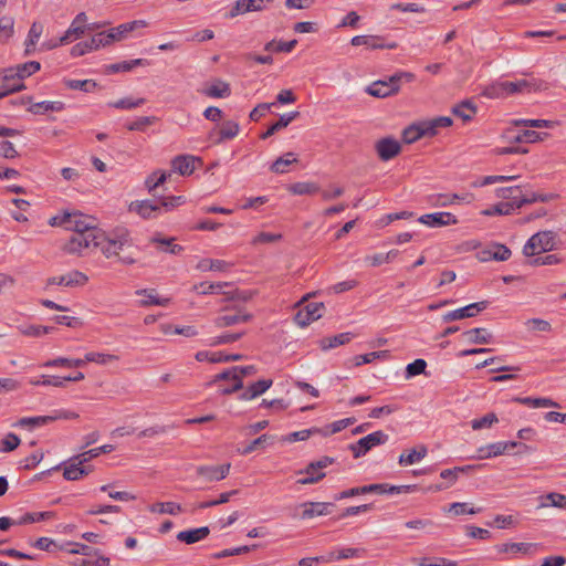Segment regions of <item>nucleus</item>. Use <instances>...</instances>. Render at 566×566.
I'll return each instance as SVG.
<instances>
[{
	"label": "nucleus",
	"instance_id": "64",
	"mask_svg": "<svg viewBox=\"0 0 566 566\" xmlns=\"http://www.w3.org/2000/svg\"><path fill=\"white\" fill-rule=\"evenodd\" d=\"M20 444V438L14 433H8L4 439L0 441V452H11Z\"/></svg>",
	"mask_w": 566,
	"mask_h": 566
},
{
	"label": "nucleus",
	"instance_id": "30",
	"mask_svg": "<svg viewBox=\"0 0 566 566\" xmlns=\"http://www.w3.org/2000/svg\"><path fill=\"white\" fill-rule=\"evenodd\" d=\"M64 109V103L61 101H43L33 103L29 106L28 111L32 114H45L48 112H61Z\"/></svg>",
	"mask_w": 566,
	"mask_h": 566
},
{
	"label": "nucleus",
	"instance_id": "61",
	"mask_svg": "<svg viewBox=\"0 0 566 566\" xmlns=\"http://www.w3.org/2000/svg\"><path fill=\"white\" fill-rule=\"evenodd\" d=\"M229 283H208V282H201L193 286V290H196L199 294H212L218 293L223 286H228Z\"/></svg>",
	"mask_w": 566,
	"mask_h": 566
},
{
	"label": "nucleus",
	"instance_id": "10",
	"mask_svg": "<svg viewBox=\"0 0 566 566\" xmlns=\"http://www.w3.org/2000/svg\"><path fill=\"white\" fill-rule=\"evenodd\" d=\"M85 461H82V458H78V454L71 458L69 460V464L64 467L63 476L69 481H77L83 476L87 475L93 471L92 465L85 467Z\"/></svg>",
	"mask_w": 566,
	"mask_h": 566
},
{
	"label": "nucleus",
	"instance_id": "56",
	"mask_svg": "<svg viewBox=\"0 0 566 566\" xmlns=\"http://www.w3.org/2000/svg\"><path fill=\"white\" fill-rule=\"evenodd\" d=\"M107 240L116 241V242H119V243L122 242V243L126 244L127 248H132L133 247V239L130 237V233L124 227L116 228L112 232V235L107 237Z\"/></svg>",
	"mask_w": 566,
	"mask_h": 566
},
{
	"label": "nucleus",
	"instance_id": "58",
	"mask_svg": "<svg viewBox=\"0 0 566 566\" xmlns=\"http://www.w3.org/2000/svg\"><path fill=\"white\" fill-rule=\"evenodd\" d=\"M160 209L165 211H171L176 207L185 203V198L182 196H169V197H160L158 198Z\"/></svg>",
	"mask_w": 566,
	"mask_h": 566
},
{
	"label": "nucleus",
	"instance_id": "22",
	"mask_svg": "<svg viewBox=\"0 0 566 566\" xmlns=\"http://www.w3.org/2000/svg\"><path fill=\"white\" fill-rule=\"evenodd\" d=\"M516 447L521 448L523 451L531 450V448L525 443L515 442V441H507V442L500 441V442H494V443L488 444L486 446L488 452L485 453L484 457H490V458L497 457V455L505 453L509 449L516 448Z\"/></svg>",
	"mask_w": 566,
	"mask_h": 566
},
{
	"label": "nucleus",
	"instance_id": "62",
	"mask_svg": "<svg viewBox=\"0 0 566 566\" xmlns=\"http://www.w3.org/2000/svg\"><path fill=\"white\" fill-rule=\"evenodd\" d=\"M497 421L499 420L496 415L494 412H489L480 419L472 420L471 427L473 430H480L483 428H489L492 424L496 423Z\"/></svg>",
	"mask_w": 566,
	"mask_h": 566
},
{
	"label": "nucleus",
	"instance_id": "21",
	"mask_svg": "<svg viewBox=\"0 0 566 566\" xmlns=\"http://www.w3.org/2000/svg\"><path fill=\"white\" fill-rule=\"evenodd\" d=\"M304 511L302 512V518H312L315 516L328 515L334 509L333 503L325 502H307L303 504Z\"/></svg>",
	"mask_w": 566,
	"mask_h": 566
},
{
	"label": "nucleus",
	"instance_id": "34",
	"mask_svg": "<svg viewBox=\"0 0 566 566\" xmlns=\"http://www.w3.org/2000/svg\"><path fill=\"white\" fill-rule=\"evenodd\" d=\"M353 338V334L349 332L340 333L338 335H334L332 337H326L321 340V347L324 350L335 348L340 345H345L349 343Z\"/></svg>",
	"mask_w": 566,
	"mask_h": 566
},
{
	"label": "nucleus",
	"instance_id": "52",
	"mask_svg": "<svg viewBox=\"0 0 566 566\" xmlns=\"http://www.w3.org/2000/svg\"><path fill=\"white\" fill-rule=\"evenodd\" d=\"M543 499L547 502H542L541 507L554 506L558 509H566V495L564 494L551 492Z\"/></svg>",
	"mask_w": 566,
	"mask_h": 566
},
{
	"label": "nucleus",
	"instance_id": "20",
	"mask_svg": "<svg viewBox=\"0 0 566 566\" xmlns=\"http://www.w3.org/2000/svg\"><path fill=\"white\" fill-rule=\"evenodd\" d=\"M452 118L448 116H439L432 119L420 122L424 137L436 136L440 128L449 127L452 125Z\"/></svg>",
	"mask_w": 566,
	"mask_h": 566
},
{
	"label": "nucleus",
	"instance_id": "51",
	"mask_svg": "<svg viewBox=\"0 0 566 566\" xmlns=\"http://www.w3.org/2000/svg\"><path fill=\"white\" fill-rule=\"evenodd\" d=\"M85 31V25L71 24L70 28L65 31L64 35L60 38V43L66 44L72 42L73 40L80 39L84 35Z\"/></svg>",
	"mask_w": 566,
	"mask_h": 566
},
{
	"label": "nucleus",
	"instance_id": "29",
	"mask_svg": "<svg viewBox=\"0 0 566 566\" xmlns=\"http://www.w3.org/2000/svg\"><path fill=\"white\" fill-rule=\"evenodd\" d=\"M150 62L146 59H135L130 61H123L119 63L109 64L106 66V73L113 74L118 72H129L135 66H147Z\"/></svg>",
	"mask_w": 566,
	"mask_h": 566
},
{
	"label": "nucleus",
	"instance_id": "7",
	"mask_svg": "<svg viewBox=\"0 0 566 566\" xmlns=\"http://www.w3.org/2000/svg\"><path fill=\"white\" fill-rule=\"evenodd\" d=\"M489 306V301H481L469 304L464 307L446 313L442 316L444 323L476 316L478 313L484 311Z\"/></svg>",
	"mask_w": 566,
	"mask_h": 566
},
{
	"label": "nucleus",
	"instance_id": "17",
	"mask_svg": "<svg viewBox=\"0 0 566 566\" xmlns=\"http://www.w3.org/2000/svg\"><path fill=\"white\" fill-rule=\"evenodd\" d=\"M416 485H389L388 483H376L361 486L363 494H399L401 492H409L415 490Z\"/></svg>",
	"mask_w": 566,
	"mask_h": 566
},
{
	"label": "nucleus",
	"instance_id": "63",
	"mask_svg": "<svg viewBox=\"0 0 566 566\" xmlns=\"http://www.w3.org/2000/svg\"><path fill=\"white\" fill-rule=\"evenodd\" d=\"M90 51H96L102 46L109 45V40L106 36V32H98L86 41Z\"/></svg>",
	"mask_w": 566,
	"mask_h": 566
},
{
	"label": "nucleus",
	"instance_id": "23",
	"mask_svg": "<svg viewBox=\"0 0 566 566\" xmlns=\"http://www.w3.org/2000/svg\"><path fill=\"white\" fill-rule=\"evenodd\" d=\"M451 113L464 123L472 120L478 113V106L471 99H464L451 108Z\"/></svg>",
	"mask_w": 566,
	"mask_h": 566
},
{
	"label": "nucleus",
	"instance_id": "35",
	"mask_svg": "<svg viewBox=\"0 0 566 566\" xmlns=\"http://www.w3.org/2000/svg\"><path fill=\"white\" fill-rule=\"evenodd\" d=\"M537 544L533 543H505L496 546L499 553H523L531 554L533 548H536Z\"/></svg>",
	"mask_w": 566,
	"mask_h": 566
},
{
	"label": "nucleus",
	"instance_id": "32",
	"mask_svg": "<svg viewBox=\"0 0 566 566\" xmlns=\"http://www.w3.org/2000/svg\"><path fill=\"white\" fill-rule=\"evenodd\" d=\"M512 400L533 408H559V405L549 398L514 397Z\"/></svg>",
	"mask_w": 566,
	"mask_h": 566
},
{
	"label": "nucleus",
	"instance_id": "48",
	"mask_svg": "<svg viewBox=\"0 0 566 566\" xmlns=\"http://www.w3.org/2000/svg\"><path fill=\"white\" fill-rule=\"evenodd\" d=\"M548 136L547 133H537L535 130H523L518 133L516 136L512 137V143H535L538 140H543Z\"/></svg>",
	"mask_w": 566,
	"mask_h": 566
},
{
	"label": "nucleus",
	"instance_id": "43",
	"mask_svg": "<svg viewBox=\"0 0 566 566\" xmlns=\"http://www.w3.org/2000/svg\"><path fill=\"white\" fill-rule=\"evenodd\" d=\"M335 459L332 457L324 455L316 461L310 462L304 470H301L298 473L312 474L316 472H323L322 470L333 464Z\"/></svg>",
	"mask_w": 566,
	"mask_h": 566
},
{
	"label": "nucleus",
	"instance_id": "24",
	"mask_svg": "<svg viewBox=\"0 0 566 566\" xmlns=\"http://www.w3.org/2000/svg\"><path fill=\"white\" fill-rule=\"evenodd\" d=\"M209 534H210L209 527L201 526L198 528L181 531L177 534L176 537L179 542L190 545V544H195L197 542L205 539Z\"/></svg>",
	"mask_w": 566,
	"mask_h": 566
},
{
	"label": "nucleus",
	"instance_id": "14",
	"mask_svg": "<svg viewBox=\"0 0 566 566\" xmlns=\"http://www.w3.org/2000/svg\"><path fill=\"white\" fill-rule=\"evenodd\" d=\"M419 222L431 228H440L450 224H457L458 219L451 212H434L421 216L419 218Z\"/></svg>",
	"mask_w": 566,
	"mask_h": 566
},
{
	"label": "nucleus",
	"instance_id": "38",
	"mask_svg": "<svg viewBox=\"0 0 566 566\" xmlns=\"http://www.w3.org/2000/svg\"><path fill=\"white\" fill-rule=\"evenodd\" d=\"M321 190L319 186L316 182H295L289 186V191L293 195L303 196V195H315Z\"/></svg>",
	"mask_w": 566,
	"mask_h": 566
},
{
	"label": "nucleus",
	"instance_id": "5",
	"mask_svg": "<svg viewBox=\"0 0 566 566\" xmlns=\"http://www.w3.org/2000/svg\"><path fill=\"white\" fill-rule=\"evenodd\" d=\"M78 415L70 410H56L50 416L24 417L18 420L15 426L21 428L33 429L39 426H44L59 419H77Z\"/></svg>",
	"mask_w": 566,
	"mask_h": 566
},
{
	"label": "nucleus",
	"instance_id": "18",
	"mask_svg": "<svg viewBox=\"0 0 566 566\" xmlns=\"http://www.w3.org/2000/svg\"><path fill=\"white\" fill-rule=\"evenodd\" d=\"M195 357L198 361L208 360L214 364L241 360L244 356L241 354H223L222 352L211 353L208 350H201L198 352Z\"/></svg>",
	"mask_w": 566,
	"mask_h": 566
},
{
	"label": "nucleus",
	"instance_id": "9",
	"mask_svg": "<svg viewBox=\"0 0 566 566\" xmlns=\"http://www.w3.org/2000/svg\"><path fill=\"white\" fill-rule=\"evenodd\" d=\"M511 255L512 252L506 245L495 242L476 253V258L481 262H489L491 260L506 261Z\"/></svg>",
	"mask_w": 566,
	"mask_h": 566
},
{
	"label": "nucleus",
	"instance_id": "31",
	"mask_svg": "<svg viewBox=\"0 0 566 566\" xmlns=\"http://www.w3.org/2000/svg\"><path fill=\"white\" fill-rule=\"evenodd\" d=\"M240 130V126L238 123L233 120H227L222 124L221 128L218 130V137L214 139V144H222L227 139H233L238 136Z\"/></svg>",
	"mask_w": 566,
	"mask_h": 566
},
{
	"label": "nucleus",
	"instance_id": "19",
	"mask_svg": "<svg viewBox=\"0 0 566 566\" xmlns=\"http://www.w3.org/2000/svg\"><path fill=\"white\" fill-rule=\"evenodd\" d=\"M200 93L210 98H226L231 95V87L229 83L221 78H214L212 84L202 88Z\"/></svg>",
	"mask_w": 566,
	"mask_h": 566
},
{
	"label": "nucleus",
	"instance_id": "6",
	"mask_svg": "<svg viewBox=\"0 0 566 566\" xmlns=\"http://www.w3.org/2000/svg\"><path fill=\"white\" fill-rule=\"evenodd\" d=\"M41 69V65L36 61H29L23 64H19L13 67H8L2 71L3 73V81H14L18 80L22 82L25 77L31 76L35 72H38Z\"/></svg>",
	"mask_w": 566,
	"mask_h": 566
},
{
	"label": "nucleus",
	"instance_id": "45",
	"mask_svg": "<svg viewBox=\"0 0 566 566\" xmlns=\"http://www.w3.org/2000/svg\"><path fill=\"white\" fill-rule=\"evenodd\" d=\"M43 31V25L39 22H33L28 34V40L25 42V55L31 54L33 51V46L40 39Z\"/></svg>",
	"mask_w": 566,
	"mask_h": 566
},
{
	"label": "nucleus",
	"instance_id": "28",
	"mask_svg": "<svg viewBox=\"0 0 566 566\" xmlns=\"http://www.w3.org/2000/svg\"><path fill=\"white\" fill-rule=\"evenodd\" d=\"M272 379H261L251 384L244 392L240 395L241 400H251L265 392L271 386Z\"/></svg>",
	"mask_w": 566,
	"mask_h": 566
},
{
	"label": "nucleus",
	"instance_id": "53",
	"mask_svg": "<svg viewBox=\"0 0 566 566\" xmlns=\"http://www.w3.org/2000/svg\"><path fill=\"white\" fill-rule=\"evenodd\" d=\"M64 84L70 90H80L83 92H91L97 86L93 80H65Z\"/></svg>",
	"mask_w": 566,
	"mask_h": 566
},
{
	"label": "nucleus",
	"instance_id": "1",
	"mask_svg": "<svg viewBox=\"0 0 566 566\" xmlns=\"http://www.w3.org/2000/svg\"><path fill=\"white\" fill-rule=\"evenodd\" d=\"M66 230L73 232L63 250L70 254H83L86 249L98 248L103 243L104 232L95 224V219L80 212L70 213Z\"/></svg>",
	"mask_w": 566,
	"mask_h": 566
},
{
	"label": "nucleus",
	"instance_id": "44",
	"mask_svg": "<svg viewBox=\"0 0 566 566\" xmlns=\"http://www.w3.org/2000/svg\"><path fill=\"white\" fill-rule=\"evenodd\" d=\"M85 365H86L85 358L71 359V358H64V357H59V358H55V359H51V360H48V361H45L43 364L44 367L65 366V367H69V368H72V367H84Z\"/></svg>",
	"mask_w": 566,
	"mask_h": 566
},
{
	"label": "nucleus",
	"instance_id": "3",
	"mask_svg": "<svg viewBox=\"0 0 566 566\" xmlns=\"http://www.w3.org/2000/svg\"><path fill=\"white\" fill-rule=\"evenodd\" d=\"M556 245V234L553 231H539L532 235L523 248L526 256H533L541 252H548Z\"/></svg>",
	"mask_w": 566,
	"mask_h": 566
},
{
	"label": "nucleus",
	"instance_id": "26",
	"mask_svg": "<svg viewBox=\"0 0 566 566\" xmlns=\"http://www.w3.org/2000/svg\"><path fill=\"white\" fill-rule=\"evenodd\" d=\"M389 437L381 430L375 431L373 433L367 434L358 440L360 448L368 452L374 447L384 444L388 441Z\"/></svg>",
	"mask_w": 566,
	"mask_h": 566
},
{
	"label": "nucleus",
	"instance_id": "55",
	"mask_svg": "<svg viewBox=\"0 0 566 566\" xmlns=\"http://www.w3.org/2000/svg\"><path fill=\"white\" fill-rule=\"evenodd\" d=\"M170 174L155 171L149 175L145 180V186L149 192H154L157 187L163 185Z\"/></svg>",
	"mask_w": 566,
	"mask_h": 566
},
{
	"label": "nucleus",
	"instance_id": "60",
	"mask_svg": "<svg viewBox=\"0 0 566 566\" xmlns=\"http://www.w3.org/2000/svg\"><path fill=\"white\" fill-rule=\"evenodd\" d=\"M427 361L422 358L415 359L406 367V378H411L421 375L426 371Z\"/></svg>",
	"mask_w": 566,
	"mask_h": 566
},
{
	"label": "nucleus",
	"instance_id": "4",
	"mask_svg": "<svg viewBox=\"0 0 566 566\" xmlns=\"http://www.w3.org/2000/svg\"><path fill=\"white\" fill-rule=\"evenodd\" d=\"M253 315L243 307L226 306L221 313L213 319L217 328L230 327L252 321Z\"/></svg>",
	"mask_w": 566,
	"mask_h": 566
},
{
	"label": "nucleus",
	"instance_id": "8",
	"mask_svg": "<svg viewBox=\"0 0 566 566\" xmlns=\"http://www.w3.org/2000/svg\"><path fill=\"white\" fill-rule=\"evenodd\" d=\"M375 150L381 161H388L401 153V145L392 137H384L376 142Z\"/></svg>",
	"mask_w": 566,
	"mask_h": 566
},
{
	"label": "nucleus",
	"instance_id": "49",
	"mask_svg": "<svg viewBox=\"0 0 566 566\" xmlns=\"http://www.w3.org/2000/svg\"><path fill=\"white\" fill-rule=\"evenodd\" d=\"M230 264L223 260L202 259L197 264L201 271H226Z\"/></svg>",
	"mask_w": 566,
	"mask_h": 566
},
{
	"label": "nucleus",
	"instance_id": "50",
	"mask_svg": "<svg viewBox=\"0 0 566 566\" xmlns=\"http://www.w3.org/2000/svg\"><path fill=\"white\" fill-rule=\"evenodd\" d=\"M137 294H143L146 296L145 300L140 301V304L143 306H149V305H160L166 306L169 303V298H159L154 290H139L136 292Z\"/></svg>",
	"mask_w": 566,
	"mask_h": 566
},
{
	"label": "nucleus",
	"instance_id": "57",
	"mask_svg": "<svg viewBox=\"0 0 566 566\" xmlns=\"http://www.w3.org/2000/svg\"><path fill=\"white\" fill-rule=\"evenodd\" d=\"M84 358L86 360V364L87 363H96L99 365H106L111 361L118 359V357L116 355L95 353V352L87 353Z\"/></svg>",
	"mask_w": 566,
	"mask_h": 566
},
{
	"label": "nucleus",
	"instance_id": "11",
	"mask_svg": "<svg viewBox=\"0 0 566 566\" xmlns=\"http://www.w3.org/2000/svg\"><path fill=\"white\" fill-rule=\"evenodd\" d=\"M271 2H273V0H237L226 17L235 18L249 12L262 11L265 9V3Z\"/></svg>",
	"mask_w": 566,
	"mask_h": 566
},
{
	"label": "nucleus",
	"instance_id": "15",
	"mask_svg": "<svg viewBox=\"0 0 566 566\" xmlns=\"http://www.w3.org/2000/svg\"><path fill=\"white\" fill-rule=\"evenodd\" d=\"M88 281V277L80 272L72 271L61 276H52L48 279V285H63V286H78L84 285Z\"/></svg>",
	"mask_w": 566,
	"mask_h": 566
},
{
	"label": "nucleus",
	"instance_id": "46",
	"mask_svg": "<svg viewBox=\"0 0 566 566\" xmlns=\"http://www.w3.org/2000/svg\"><path fill=\"white\" fill-rule=\"evenodd\" d=\"M19 332L29 337H41L42 335L52 333L55 331L53 326H41V325H28V326H19Z\"/></svg>",
	"mask_w": 566,
	"mask_h": 566
},
{
	"label": "nucleus",
	"instance_id": "16",
	"mask_svg": "<svg viewBox=\"0 0 566 566\" xmlns=\"http://www.w3.org/2000/svg\"><path fill=\"white\" fill-rule=\"evenodd\" d=\"M230 463L221 465H201L197 468V474L205 478L207 481H221L226 479L230 471Z\"/></svg>",
	"mask_w": 566,
	"mask_h": 566
},
{
	"label": "nucleus",
	"instance_id": "33",
	"mask_svg": "<svg viewBox=\"0 0 566 566\" xmlns=\"http://www.w3.org/2000/svg\"><path fill=\"white\" fill-rule=\"evenodd\" d=\"M102 253L107 258H113L119 255V253L124 252L127 248L126 244L119 243L116 241L107 240V237L104 234L103 243L98 244Z\"/></svg>",
	"mask_w": 566,
	"mask_h": 566
},
{
	"label": "nucleus",
	"instance_id": "36",
	"mask_svg": "<svg viewBox=\"0 0 566 566\" xmlns=\"http://www.w3.org/2000/svg\"><path fill=\"white\" fill-rule=\"evenodd\" d=\"M293 163H297L296 155L294 153H286L284 156L279 157L270 167V170L274 174L287 172V167Z\"/></svg>",
	"mask_w": 566,
	"mask_h": 566
},
{
	"label": "nucleus",
	"instance_id": "39",
	"mask_svg": "<svg viewBox=\"0 0 566 566\" xmlns=\"http://www.w3.org/2000/svg\"><path fill=\"white\" fill-rule=\"evenodd\" d=\"M426 455L427 448L424 446H420L418 448L411 449L408 454L401 453L399 457V464L410 465L422 460Z\"/></svg>",
	"mask_w": 566,
	"mask_h": 566
},
{
	"label": "nucleus",
	"instance_id": "42",
	"mask_svg": "<svg viewBox=\"0 0 566 566\" xmlns=\"http://www.w3.org/2000/svg\"><path fill=\"white\" fill-rule=\"evenodd\" d=\"M405 144H412L424 137L420 122L406 127L401 134Z\"/></svg>",
	"mask_w": 566,
	"mask_h": 566
},
{
	"label": "nucleus",
	"instance_id": "40",
	"mask_svg": "<svg viewBox=\"0 0 566 566\" xmlns=\"http://www.w3.org/2000/svg\"><path fill=\"white\" fill-rule=\"evenodd\" d=\"M151 513L177 515L182 512L180 504L176 502H157L149 506Z\"/></svg>",
	"mask_w": 566,
	"mask_h": 566
},
{
	"label": "nucleus",
	"instance_id": "59",
	"mask_svg": "<svg viewBox=\"0 0 566 566\" xmlns=\"http://www.w3.org/2000/svg\"><path fill=\"white\" fill-rule=\"evenodd\" d=\"M533 86H534V84L531 83L527 80H518V81H515V82L506 81L507 95H513V94H516V93H522L524 91H528L530 92Z\"/></svg>",
	"mask_w": 566,
	"mask_h": 566
},
{
	"label": "nucleus",
	"instance_id": "25",
	"mask_svg": "<svg viewBox=\"0 0 566 566\" xmlns=\"http://www.w3.org/2000/svg\"><path fill=\"white\" fill-rule=\"evenodd\" d=\"M196 157L191 155H179L171 160V167L181 176H190L195 171Z\"/></svg>",
	"mask_w": 566,
	"mask_h": 566
},
{
	"label": "nucleus",
	"instance_id": "27",
	"mask_svg": "<svg viewBox=\"0 0 566 566\" xmlns=\"http://www.w3.org/2000/svg\"><path fill=\"white\" fill-rule=\"evenodd\" d=\"M462 336L465 338V340L470 344H481V345H488L492 342V334L488 332L485 328H472L469 331H465Z\"/></svg>",
	"mask_w": 566,
	"mask_h": 566
},
{
	"label": "nucleus",
	"instance_id": "13",
	"mask_svg": "<svg viewBox=\"0 0 566 566\" xmlns=\"http://www.w3.org/2000/svg\"><path fill=\"white\" fill-rule=\"evenodd\" d=\"M129 210L135 211L144 219L156 218L161 212L158 198L154 200L132 202L129 206Z\"/></svg>",
	"mask_w": 566,
	"mask_h": 566
},
{
	"label": "nucleus",
	"instance_id": "41",
	"mask_svg": "<svg viewBox=\"0 0 566 566\" xmlns=\"http://www.w3.org/2000/svg\"><path fill=\"white\" fill-rule=\"evenodd\" d=\"M516 208L515 201H502L482 211L484 216H507L511 214Z\"/></svg>",
	"mask_w": 566,
	"mask_h": 566
},
{
	"label": "nucleus",
	"instance_id": "2",
	"mask_svg": "<svg viewBox=\"0 0 566 566\" xmlns=\"http://www.w3.org/2000/svg\"><path fill=\"white\" fill-rule=\"evenodd\" d=\"M415 80V74L410 72H398L391 75L387 81H376L367 86L366 92L374 97H388L395 95L400 90V83H410Z\"/></svg>",
	"mask_w": 566,
	"mask_h": 566
},
{
	"label": "nucleus",
	"instance_id": "37",
	"mask_svg": "<svg viewBox=\"0 0 566 566\" xmlns=\"http://www.w3.org/2000/svg\"><path fill=\"white\" fill-rule=\"evenodd\" d=\"M554 197L555 196L553 193H536V192L525 193V195L518 197V201H515L516 208L520 209L525 205H531V203H534L537 201L548 202Z\"/></svg>",
	"mask_w": 566,
	"mask_h": 566
},
{
	"label": "nucleus",
	"instance_id": "12",
	"mask_svg": "<svg viewBox=\"0 0 566 566\" xmlns=\"http://www.w3.org/2000/svg\"><path fill=\"white\" fill-rule=\"evenodd\" d=\"M147 27V22L144 20H134L127 23L119 24L116 28H112L106 32V36L109 40V44L115 41H120L127 36L128 33L133 32L138 28Z\"/></svg>",
	"mask_w": 566,
	"mask_h": 566
},
{
	"label": "nucleus",
	"instance_id": "47",
	"mask_svg": "<svg viewBox=\"0 0 566 566\" xmlns=\"http://www.w3.org/2000/svg\"><path fill=\"white\" fill-rule=\"evenodd\" d=\"M483 95L488 98H503L509 96L506 90V81L495 82L486 86L483 91Z\"/></svg>",
	"mask_w": 566,
	"mask_h": 566
},
{
	"label": "nucleus",
	"instance_id": "54",
	"mask_svg": "<svg viewBox=\"0 0 566 566\" xmlns=\"http://www.w3.org/2000/svg\"><path fill=\"white\" fill-rule=\"evenodd\" d=\"M174 240H175L174 238H160L159 234H156L153 238H150V243H158V244L166 245L167 249H165V251H167L171 254H179L184 251V248L179 244H174L172 243Z\"/></svg>",
	"mask_w": 566,
	"mask_h": 566
}]
</instances>
